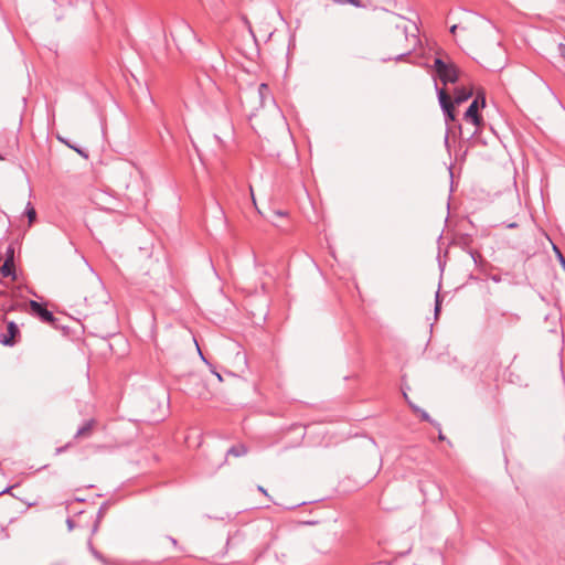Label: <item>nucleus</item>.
<instances>
[{
	"instance_id": "obj_19",
	"label": "nucleus",
	"mask_w": 565,
	"mask_h": 565,
	"mask_svg": "<svg viewBox=\"0 0 565 565\" xmlns=\"http://www.w3.org/2000/svg\"><path fill=\"white\" fill-rule=\"evenodd\" d=\"M250 120H255V124H260V121L258 120V115L257 114H252L250 115Z\"/></svg>"
},
{
	"instance_id": "obj_20",
	"label": "nucleus",
	"mask_w": 565,
	"mask_h": 565,
	"mask_svg": "<svg viewBox=\"0 0 565 565\" xmlns=\"http://www.w3.org/2000/svg\"><path fill=\"white\" fill-rule=\"evenodd\" d=\"M275 214H276V215H279V216L285 215V213H284V212H280V211L275 212Z\"/></svg>"
},
{
	"instance_id": "obj_10",
	"label": "nucleus",
	"mask_w": 565,
	"mask_h": 565,
	"mask_svg": "<svg viewBox=\"0 0 565 565\" xmlns=\"http://www.w3.org/2000/svg\"><path fill=\"white\" fill-rule=\"evenodd\" d=\"M246 452H247V449L245 446L237 445V446L232 447L228 450L227 456L241 457V456L246 455Z\"/></svg>"
},
{
	"instance_id": "obj_1",
	"label": "nucleus",
	"mask_w": 565,
	"mask_h": 565,
	"mask_svg": "<svg viewBox=\"0 0 565 565\" xmlns=\"http://www.w3.org/2000/svg\"><path fill=\"white\" fill-rule=\"evenodd\" d=\"M417 32L418 29L414 22L405 18L397 19L392 41L402 54L411 52L418 44Z\"/></svg>"
},
{
	"instance_id": "obj_14",
	"label": "nucleus",
	"mask_w": 565,
	"mask_h": 565,
	"mask_svg": "<svg viewBox=\"0 0 565 565\" xmlns=\"http://www.w3.org/2000/svg\"><path fill=\"white\" fill-rule=\"evenodd\" d=\"M269 108H270V109H269V116H270L271 118H276V117H278V116H279V111H278V109H277V107H276V105H275L274 103H271V104H270V107H269Z\"/></svg>"
},
{
	"instance_id": "obj_16",
	"label": "nucleus",
	"mask_w": 565,
	"mask_h": 565,
	"mask_svg": "<svg viewBox=\"0 0 565 565\" xmlns=\"http://www.w3.org/2000/svg\"><path fill=\"white\" fill-rule=\"evenodd\" d=\"M457 29H459V25L455 24V25H452V26L450 28V32H451L452 34H455V33L457 32ZM460 30H461V31H463V32H465V33H467V34L469 33V30H468V28H466V26H460Z\"/></svg>"
},
{
	"instance_id": "obj_22",
	"label": "nucleus",
	"mask_w": 565,
	"mask_h": 565,
	"mask_svg": "<svg viewBox=\"0 0 565 565\" xmlns=\"http://www.w3.org/2000/svg\"><path fill=\"white\" fill-rule=\"evenodd\" d=\"M353 4L359 6V2L356 0H350Z\"/></svg>"
},
{
	"instance_id": "obj_9",
	"label": "nucleus",
	"mask_w": 565,
	"mask_h": 565,
	"mask_svg": "<svg viewBox=\"0 0 565 565\" xmlns=\"http://www.w3.org/2000/svg\"><path fill=\"white\" fill-rule=\"evenodd\" d=\"M288 431H295L297 437H298V444L301 443V440L305 438L306 436V427L305 426H301V425H294L291 427L288 428Z\"/></svg>"
},
{
	"instance_id": "obj_6",
	"label": "nucleus",
	"mask_w": 565,
	"mask_h": 565,
	"mask_svg": "<svg viewBox=\"0 0 565 565\" xmlns=\"http://www.w3.org/2000/svg\"><path fill=\"white\" fill-rule=\"evenodd\" d=\"M19 334L18 326L10 321L7 326V333L2 335L0 342L4 345H13L15 343V337Z\"/></svg>"
},
{
	"instance_id": "obj_11",
	"label": "nucleus",
	"mask_w": 565,
	"mask_h": 565,
	"mask_svg": "<svg viewBox=\"0 0 565 565\" xmlns=\"http://www.w3.org/2000/svg\"><path fill=\"white\" fill-rule=\"evenodd\" d=\"M258 93L262 98V105L264 106V100L269 95V88H268L267 84H265V83L260 84L259 88H258Z\"/></svg>"
},
{
	"instance_id": "obj_12",
	"label": "nucleus",
	"mask_w": 565,
	"mask_h": 565,
	"mask_svg": "<svg viewBox=\"0 0 565 565\" xmlns=\"http://www.w3.org/2000/svg\"><path fill=\"white\" fill-rule=\"evenodd\" d=\"M408 403L415 412L420 413V417L423 420L430 422V416L425 411H420L419 408L415 407L411 402Z\"/></svg>"
},
{
	"instance_id": "obj_21",
	"label": "nucleus",
	"mask_w": 565,
	"mask_h": 565,
	"mask_svg": "<svg viewBox=\"0 0 565 565\" xmlns=\"http://www.w3.org/2000/svg\"><path fill=\"white\" fill-rule=\"evenodd\" d=\"M258 490L266 494V491H265V489L263 487L259 486Z\"/></svg>"
},
{
	"instance_id": "obj_24",
	"label": "nucleus",
	"mask_w": 565,
	"mask_h": 565,
	"mask_svg": "<svg viewBox=\"0 0 565 565\" xmlns=\"http://www.w3.org/2000/svg\"><path fill=\"white\" fill-rule=\"evenodd\" d=\"M216 376H217L218 381H222V377L220 374H216Z\"/></svg>"
},
{
	"instance_id": "obj_4",
	"label": "nucleus",
	"mask_w": 565,
	"mask_h": 565,
	"mask_svg": "<svg viewBox=\"0 0 565 565\" xmlns=\"http://www.w3.org/2000/svg\"><path fill=\"white\" fill-rule=\"evenodd\" d=\"M479 100H481V106L486 105V99L483 95H478V97L470 104L468 107L465 118L466 120L472 121L473 125L479 126L481 124V117L478 114L479 109Z\"/></svg>"
},
{
	"instance_id": "obj_8",
	"label": "nucleus",
	"mask_w": 565,
	"mask_h": 565,
	"mask_svg": "<svg viewBox=\"0 0 565 565\" xmlns=\"http://www.w3.org/2000/svg\"><path fill=\"white\" fill-rule=\"evenodd\" d=\"M95 420H88L86 422L75 434V437L76 438H86L88 436H90V434L93 433L94 428H95Z\"/></svg>"
},
{
	"instance_id": "obj_3",
	"label": "nucleus",
	"mask_w": 565,
	"mask_h": 565,
	"mask_svg": "<svg viewBox=\"0 0 565 565\" xmlns=\"http://www.w3.org/2000/svg\"><path fill=\"white\" fill-rule=\"evenodd\" d=\"M435 68L439 78L445 83H455L458 79V68L452 63H445L441 58H436Z\"/></svg>"
},
{
	"instance_id": "obj_2",
	"label": "nucleus",
	"mask_w": 565,
	"mask_h": 565,
	"mask_svg": "<svg viewBox=\"0 0 565 565\" xmlns=\"http://www.w3.org/2000/svg\"><path fill=\"white\" fill-rule=\"evenodd\" d=\"M471 95H472L471 89L459 88L455 92V97H454V102H452L450 96L448 95V93L445 89H441L439 92L440 105H441L443 109L445 110L447 117L450 120H455L454 105L455 104L459 105V104L466 102L467 99H469L471 97Z\"/></svg>"
},
{
	"instance_id": "obj_23",
	"label": "nucleus",
	"mask_w": 565,
	"mask_h": 565,
	"mask_svg": "<svg viewBox=\"0 0 565 565\" xmlns=\"http://www.w3.org/2000/svg\"><path fill=\"white\" fill-rule=\"evenodd\" d=\"M200 396L204 397V398H207V395L204 394V393H200Z\"/></svg>"
},
{
	"instance_id": "obj_18",
	"label": "nucleus",
	"mask_w": 565,
	"mask_h": 565,
	"mask_svg": "<svg viewBox=\"0 0 565 565\" xmlns=\"http://www.w3.org/2000/svg\"><path fill=\"white\" fill-rule=\"evenodd\" d=\"M559 52L563 58H565V43L559 44Z\"/></svg>"
},
{
	"instance_id": "obj_17",
	"label": "nucleus",
	"mask_w": 565,
	"mask_h": 565,
	"mask_svg": "<svg viewBox=\"0 0 565 565\" xmlns=\"http://www.w3.org/2000/svg\"><path fill=\"white\" fill-rule=\"evenodd\" d=\"M249 191H250V198H252L253 204H254V206L258 210V207H257V202H256V198H255V195H254V190H253V188H252V186H249Z\"/></svg>"
},
{
	"instance_id": "obj_7",
	"label": "nucleus",
	"mask_w": 565,
	"mask_h": 565,
	"mask_svg": "<svg viewBox=\"0 0 565 565\" xmlns=\"http://www.w3.org/2000/svg\"><path fill=\"white\" fill-rule=\"evenodd\" d=\"M0 271L6 277L12 276L13 279L15 278L14 263H13V249L10 248L8 250V257L4 262V264L2 265V267L0 268Z\"/></svg>"
},
{
	"instance_id": "obj_13",
	"label": "nucleus",
	"mask_w": 565,
	"mask_h": 565,
	"mask_svg": "<svg viewBox=\"0 0 565 565\" xmlns=\"http://www.w3.org/2000/svg\"><path fill=\"white\" fill-rule=\"evenodd\" d=\"M26 216L29 218V223L32 224L35 221L36 212L33 207H29L26 211Z\"/></svg>"
},
{
	"instance_id": "obj_15",
	"label": "nucleus",
	"mask_w": 565,
	"mask_h": 565,
	"mask_svg": "<svg viewBox=\"0 0 565 565\" xmlns=\"http://www.w3.org/2000/svg\"><path fill=\"white\" fill-rule=\"evenodd\" d=\"M554 250L556 252L557 254V257L559 259V263L562 265V267L564 268L565 270V258L563 257V255L561 254V252L558 250V248L556 246H553Z\"/></svg>"
},
{
	"instance_id": "obj_5",
	"label": "nucleus",
	"mask_w": 565,
	"mask_h": 565,
	"mask_svg": "<svg viewBox=\"0 0 565 565\" xmlns=\"http://www.w3.org/2000/svg\"><path fill=\"white\" fill-rule=\"evenodd\" d=\"M30 310L32 313L36 315L41 318L42 321L52 323L54 321V317L52 312H50L46 308H44L41 303L36 301H30Z\"/></svg>"
},
{
	"instance_id": "obj_25",
	"label": "nucleus",
	"mask_w": 565,
	"mask_h": 565,
	"mask_svg": "<svg viewBox=\"0 0 565 565\" xmlns=\"http://www.w3.org/2000/svg\"><path fill=\"white\" fill-rule=\"evenodd\" d=\"M2 160H3V157L0 154V161H2Z\"/></svg>"
}]
</instances>
